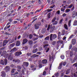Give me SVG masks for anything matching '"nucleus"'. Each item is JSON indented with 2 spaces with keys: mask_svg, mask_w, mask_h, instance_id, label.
<instances>
[{
  "mask_svg": "<svg viewBox=\"0 0 77 77\" xmlns=\"http://www.w3.org/2000/svg\"><path fill=\"white\" fill-rule=\"evenodd\" d=\"M7 63L8 60L6 59H5L4 60V62L3 60H1L0 62V64H1V65H5H5H7Z\"/></svg>",
  "mask_w": 77,
  "mask_h": 77,
  "instance_id": "f03ea898",
  "label": "nucleus"
},
{
  "mask_svg": "<svg viewBox=\"0 0 77 77\" xmlns=\"http://www.w3.org/2000/svg\"><path fill=\"white\" fill-rule=\"evenodd\" d=\"M50 25H48V27L47 28V30L48 31V30H50Z\"/></svg>",
  "mask_w": 77,
  "mask_h": 77,
  "instance_id": "58836bf2",
  "label": "nucleus"
},
{
  "mask_svg": "<svg viewBox=\"0 0 77 77\" xmlns=\"http://www.w3.org/2000/svg\"><path fill=\"white\" fill-rule=\"evenodd\" d=\"M37 51H38V48H36L35 49L33 50L32 53H36Z\"/></svg>",
  "mask_w": 77,
  "mask_h": 77,
  "instance_id": "bb28decb",
  "label": "nucleus"
},
{
  "mask_svg": "<svg viewBox=\"0 0 77 77\" xmlns=\"http://www.w3.org/2000/svg\"><path fill=\"white\" fill-rule=\"evenodd\" d=\"M60 57L62 59H64V58H65V56L63 55H61Z\"/></svg>",
  "mask_w": 77,
  "mask_h": 77,
  "instance_id": "e433bc0d",
  "label": "nucleus"
},
{
  "mask_svg": "<svg viewBox=\"0 0 77 77\" xmlns=\"http://www.w3.org/2000/svg\"><path fill=\"white\" fill-rule=\"evenodd\" d=\"M33 37V36H32V34H30L29 35V39H32Z\"/></svg>",
  "mask_w": 77,
  "mask_h": 77,
  "instance_id": "a18cd8bd",
  "label": "nucleus"
},
{
  "mask_svg": "<svg viewBox=\"0 0 77 77\" xmlns=\"http://www.w3.org/2000/svg\"><path fill=\"white\" fill-rule=\"evenodd\" d=\"M59 72H57L54 74V75L56 77H59Z\"/></svg>",
  "mask_w": 77,
  "mask_h": 77,
  "instance_id": "7c9ffc66",
  "label": "nucleus"
},
{
  "mask_svg": "<svg viewBox=\"0 0 77 77\" xmlns=\"http://www.w3.org/2000/svg\"><path fill=\"white\" fill-rule=\"evenodd\" d=\"M69 70H67L66 71V74H69Z\"/></svg>",
  "mask_w": 77,
  "mask_h": 77,
  "instance_id": "13d9d810",
  "label": "nucleus"
},
{
  "mask_svg": "<svg viewBox=\"0 0 77 77\" xmlns=\"http://www.w3.org/2000/svg\"><path fill=\"white\" fill-rule=\"evenodd\" d=\"M41 22H39L37 23V26H40V25H41Z\"/></svg>",
  "mask_w": 77,
  "mask_h": 77,
  "instance_id": "e2e57ef3",
  "label": "nucleus"
},
{
  "mask_svg": "<svg viewBox=\"0 0 77 77\" xmlns=\"http://www.w3.org/2000/svg\"><path fill=\"white\" fill-rule=\"evenodd\" d=\"M57 21H56L54 22V23H52V25L53 26H54V25H56L57 24Z\"/></svg>",
  "mask_w": 77,
  "mask_h": 77,
  "instance_id": "a878e982",
  "label": "nucleus"
},
{
  "mask_svg": "<svg viewBox=\"0 0 77 77\" xmlns=\"http://www.w3.org/2000/svg\"><path fill=\"white\" fill-rule=\"evenodd\" d=\"M77 21L75 20L74 22V23H73L74 26H77Z\"/></svg>",
  "mask_w": 77,
  "mask_h": 77,
  "instance_id": "473e14b6",
  "label": "nucleus"
},
{
  "mask_svg": "<svg viewBox=\"0 0 77 77\" xmlns=\"http://www.w3.org/2000/svg\"><path fill=\"white\" fill-rule=\"evenodd\" d=\"M63 21V19H62L60 21V23H59L60 24H61L62 23V21Z\"/></svg>",
  "mask_w": 77,
  "mask_h": 77,
  "instance_id": "0e129e2a",
  "label": "nucleus"
},
{
  "mask_svg": "<svg viewBox=\"0 0 77 77\" xmlns=\"http://www.w3.org/2000/svg\"><path fill=\"white\" fill-rule=\"evenodd\" d=\"M9 41L8 40H4L3 42V46H5L6 45V44H8Z\"/></svg>",
  "mask_w": 77,
  "mask_h": 77,
  "instance_id": "423d86ee",
  "label": "nucleus"
},
{
  "mask_svg": "<svg viewBox=\"0 0 77 77\" xmlns=\"http://www.w3.org/2000/svg\"><path fill=\"white\" fill-rule=\"evenodd\" d=\"M38 38H39V37H36V38H34L33 39V41H36V40H37V39H38Z\"/></svg>",
  "mask_w": 77,
  "mask_h": 77,
  "instance_id": "5fc2aeb1",
  "label": "nucleus"
},
{
  "mask_svg": "<svg viewBox=\"0 0 77 77\" xmlns=\"http://www.w3.org/2000/svg\"><path fill=\"white\" fill-rule=\"evenodd\" d=\"M51 11H52V9H49L48 10H46L45 11L46 12H47L48 13H47V14H48V12H51Z\"/></svg>",
  "mask_w": 77,
  "mask_h": 77,
  "instance_id": "cd10ccee",
  "label": "nucleus"
},
{
  "mask_svg": "<svg viewBox=\"0 0 77 77\" xmlns=\"http://www.w3.org/2000/svg\"><path fill=\"white\" fill-rule=\"evenodd\" d=\"M58 43H60V44H62V43H63V41L60 40L59 41H57Z\"/></svg>",
  "mask_w": 77,
  "mask_h": 77,
  "instance_id": "a19ab883",
  "label": "nucleus"
},
{
  "mask_svg": "<svg viewBox=\"0 0 77 77\" xmlns=\"http://www.w3.org/2000/svg\"><path fill=\"white\" fill-rule=\"evenodd\" d=\"M16 45V46H19L20 45V42L19 41H17Z\"/></svg>",
  "mask_w": 77,
  "mask_h": 77,
  "instance_id": "a211bd4d",
  "label": "nucleus"
},
{
  "mask_svg": "<svg viewBox=\"0 0 77 77\" xmlns=\"http://www.w3.org/2000/svg\"><path fill=\"white\" fill-rule=\"evenodd\" d=\"M74 35H72L70 36V37L69 38V39H71V38H72L74 37Z\"/></svg>",
  "mask_w": 77,
  "mask_h": 77,
  "instance_id": "603ef678",
  "label": "nucleus"
},
{
  "mask_svg": "<svg viewBox=\"0 0 77 77\" xmlns=\"http://www.w3.org/2000/svg\"><path fill=\"white\" fill-rule=\"evenodd\" d=\"M29 43L30 45H32L33 44V41L32 40H30L29 41Z\"/></svg>",
  "mask_w": 77,
  "mask_h": 77,
  "instance_id": "5701e85b",
  "label": "nucleus"
},
{
  "mask_svg": "<svg viewBox=\"0 0 77 77\" xmlns=\"http://www.w3.org/2000/svg\"><path fill=\"white\" fill-rule=\"evenodd\" d=\"M65 31L64 29H63L62 30L61 35H63V36H64V35H65Z\"/></svg>",
  "mask_w": 77,
  "mask_h": 77,
  "instance_id": "412c9836",
  "label": "nucleus"
},
{
  "mask_svg": "<svg viewBox=\"0 0 77 77\" xmlns=\"http://www.w3.org/2000/svg\"><path fill=\"white\" fill-rule=\"evenodd\" d=\"M44 44H48V42L47 41H44Z\"/></svg>",
  "mask_w": 77,
  "mask_h": 77,
  "instance_id": "09e8293b",
  "label": "nucleus"
},
{
  "mask_svg": "<svg viewBox=\"0 0 77 77\" xmlns=\"http://www.w3.org/2000/svg\"><path fill=\"white\" fill-rule=\"evenodd\" d=\"M26 54L27 56H30L31 55V53H28L27 54Z\"/></svg>",
  "mask_w": 77,
  "mask_h": 77,
  "instance_id": "bf43d9fd",
  "label": "nucleus"
},
{
  "mask_svg": "<svg viewBox=\"0 0 77 77\" xmlns=\"http://www.w3.org/2000/svg\"><path fill=\"white\" fill-rule=\"evenodd\" d=\"M11 66L12 68H17V66L14 65V64H11Z\"/></svg>",
  "mask_w": 77,
  "mask_h": 77,
  "instance_id": "aec40b11",
  "label": "nucleus"
},
{
  "mask_svg": "<svg viewBox=\"0 0 77 77\" xmlns=\"http://www.w3.org/2000/svg\"><path fill=\"white\" fill-rule=\"evenodd\" d=\"M13 62H17V63H20V60H17L16 59H14L13 60Z\"/></svg>",
  "mask_w": 77,
  "mask_h": 77,
  "instance_id": "4468645a",
  "label": "nucleus"
},
{
  "mask_svg": "<svg viewBox=\"0 0 77 77\" xmlns=\"http://www.w3.org/2000/svg\"><path fill=\"white\" fill-rule=\"evenodd\" d=\"M3 46V43L2 42H0V47H2Z\"/></svg>",
  "mask_w": 77,
  "mask_h": 77,
  "instance_id": "052dcab7",
  "label": "nucleus"
},
{
  "mask_svg": "<svg viewBox=\"0 0 77 77\" xmlns=\"http://www.w3.org/2000/svg\"><path fill=\"white\" fill-rule=\"evenodd\" d=\"M28 41L27 40V39L25 38L23 40V45H24V44H25L26 43H27Z\"/></svg>",
  "mask_w": 77,
  "mask_h": 77,
  "instance_id": "f8f14e48",
  "label": "nucleus"
},
{
  "mask_svg": "<svg viewBox=\"0 0 77 77\" xmlns=\"http://www.w3.org/2000/svg\"><path fill=\"white\" fill-rule=\"evenodd\" d=\"M33 35H34V36H36V37H37V38H39V36L35 33L33 34Z\"/></svg>",
  "mask_w": 77,
  "mask_h": 77,
  "instance_id": "8fccbe9b",
  "label": "nucleus"
},
{
  "mask_svg": "<svg viewBox=\"0 0 77 77\" xmlns=\"http://www.w3.org/2000/svg\"><path fill=\"white\" fill-rule=\"evenodd\" d=\"M29 61V62H31L32 60V58H29L28 59Z\"/></svg>",
  "mask_w": 77,
  "mask_h": 77,
  "instance_id": "338daca9",
  "label": "nucleus"
},
{
  "mask_svg": "<svg viewBox=\"0 0 77 77\" xmlns=\"http://www.w3.org/2000/svg\"><path fill=\"white\" fill-rule=\"evenodd\" d=\"M71 21L69 20V23L68 24V26L69 27H70V26H71Z\"/></svg>",
  "mask_w": 77,
  "mask_h": 77,
  "instance_id": "f704fd0d",
  "label": "nucleus"
},
{
  "mask_svg": "<svg viewBox=\"0 0 77 77\" xmlns=\"http://www.w3.org/2000/svg\"><path fill=\"white\" fill-rule=\"evenodd\" d=\"M75 43H76V40L75 39L73 38L72 40V45H74L75 44Z\"/></svg>",
  "mask_w": 77,
  "mask_h": 77,
  "instance_id": "1a4fd4ad",
  "label": "nucleus"
},
{
  "mask_svg": "<svg viewBox=\"0 0 77 77\" xmlns=\"http://www.w3.org/2000/svg\"><path fill=\"white\" fill-rule=\"evenodd\" d=\"M61 33L60 32H58V36H61Z\"/></svg>",
  "mask_w": 77,
  "mask_h": 77,
  "instance_id": "864d4df0",
  "label": "nucleus"
},
{
  "mask_svg": "<svg viewBox=\"0 0 77 77\" xmlns=\"http://www.w3.org/2000/svg\"><path fill=\"white\" fill-rule=\"evenodd\" d=\"M64 27L65 29H66V30H68V26H67V25L66 24H64Z\"/></svg>",
  "mask_w": 77,
  "mask_h": 77,
  "instance_id": "2f4dec72",
  "label": "nucleus"
},
{
  "mask_svg": "<svg viewBox=\"0 0 77 77\" xmlns=\"http://www.w3.org/2000/svg\"><path fill=\"white\" fill-rule=\"evenodd\" d=\"M49 39H50V37L48 36L45 38V40H49Z\"/></svg>",
  "mask_w": 77,
  "mask_h": 77,
  "instance_id": "72a5a7b5",
  "label": "nucleus"
},
{
  "mask_svg": "<svg viewBox=\"0 0 77 77\" xmlns=\"http://www.w3.org/2000/svg\"><path fill=\"white\" fill-rule=\"evenodd\" d=\"M46 31V29L45 28H43L42 30V33H44Z\"/></svg>",
  "mask_w": 77,
  "mask_h": 77,
  "instance_id": "2eb2a0df",
  "label": "nucleus"
},
{
  "mask_svg": "<svg viewBox=\"0 0 77 77\" xmlns=\"http://www.w3.org/2000/svg\"><path fill=\"white\" fill-rule=\"evenodd\" d=\"M17 51V48H14L12 49L10 51L11 53L12 52H13V51Z\"/></svg>",
  "mask_w": 77,
  "mask_h": 77,
  "instance_id": "f3484780",
  "label": "nucleus"
},
{
  "mask_svg": "<svg viewBox=\"0 0 77 77\" xmlns=\"http://www.w3.org/2000/svg\"><path fill=\"white\" fill-rule=\"evenodd\" d=\"M55 5H52L50 7V8L51 9H53V8H54V7H55Z\"/></svg>",
  "mask_w": 77,
  "mask_h": 77,
  "instance_id": "79ce46f5",
  "label": "nucleus"
},
{
  "mask_svg": "<svg viewBox=\"0 0 77 77\" xmlns=\"http://www.w3.org/2000/svg\"><path fill=\"white\" fill-rule=\"evenodd\" d=\"M49 61H51V59H52V60H53L54 59V58L53 57V56H52V57H51V56H49Z\"/></svg>",
  "mask_w": 77,
  "mask_h": 77,
  "instance_id": "4be33fe9",
  "label": "nucleus"
},
{
  "mask_svg": "<svg viewBox=\"0 0 77 77\" xmlns=\"http://www.w3.org/2000/svg\"><path fill=\"white\" fill-rule=\"evenodd\" d=\"M22 72L23 74H24V69H22Z\"/></svg>",
  "mask_w": 77,
  "mask_h": 77,
  "instance_id": "774afa93",
  "label": "nucleus"
},
{
  "mask_svg": "<svg viewBox=\"0 0 77 77\" xmlns=\"http://www.w3.org/2000/svg\"><path fill=\"white\" fill-rule=\"evenodd\" d=\"M23 65L27 67L29 66V63L27 62H24L23 63Z\"/></svg>",
  "mask_w": 77,
  "mask_h": 77,
  "instance_id": "ddd939ff",
  "label": "nucleus"
},
{
  "mask_svg": "<svg viewBox=\"0 0 77 77\" xmlns=\"http://www.w3.org/2000/svg\"><path fill=\"white\" fill-rule=\"evenodd\" d=\"M62 63H60V64L59 66L58 67V69H60L62 68Z\"/></svg>",
  "mask_w": 77,
  "mask_h": 77,
  "instance_id": "393cba45",
  "label": "nucleus"
},
{
  "mask_svg": "<svg viewBox=\"0 0 77 77\" xmlns=\"http://www.w3.org/2000/svg\"><path fill=\"white\" fill-rule=\"evenodd\" d=\"M57 14L58 15H59L60 14V11L58 10L57 11Z\"/></svg>",
  "mask_w": 77,
  "mask_h": 77,
  "instance_id": "6e6d98bb",
  "label": "nucleus"
},
{
  "mask_svg": "<svg viewBox=\"0 0 77 77\" xmlns=\"http://www.w3.org/2000/svg\"><path fill=\"white\" fill-rule=\"evenodd\" d=\"M47 46H48V44H45L44 45L43 47L44 48H45V47H47Z\"/></svg>",
  "mask_w": 77,
  "mask_h": 77,
  "instance_id": "4d7b16f0",
  "label": "nucleus"
},
{
  "mask_svg": "<svg viewBox=\"0 0 77 77\" xmlns=\"http://www.w3.org/2000/svg\"><path fill=\"white\" fill-rule=\"evenodd\" d=\"M15 56H20L21 54H22V53L21 51L17 52L14 54Z\"/></svg>",
  "mask_w": 77,
  "mask_h": 77,
  "instance_id": "20e7f679",
  "label": "nucleus"
},
{
  "mask_svg": "<svg viewBox=\"0 0 77 77\" xmlns=\"http://www.w3.org/2000/svg\"><path fill=\"white\" fill-rule=\"evenodd\" d=\"M14 42V39L13 38L11 41L9 42L10 44H11V43H12Z\"/></svg>",
  "mask_w": 77,
  "mask_h": 77,
  "instance_id": "4c0bfd02",
  "label": "nucleus"
},
{
  "mask_svg": "<svg viewBox=\"0 0 77 77\" xmlns=\"http://www.w3.org/2000/svg\"><path fill=\"white\" fill-rule=\"evenodd\" d=\"M35 29H38L39 28V27L38 26V25L36 24H35Z\"/></svg>",
  "mask_w": 77,
  "mask_h": 77,
  "instance_id": "6ab92c4d",
  "label": "nucleus"
},
{
  "mask_svg": "<svg viewBox=\"0 0 77 77\" xmlns=\"http://www.w3.org/2000/svg\"><path fill=\"white\" fill-rule=\"evenodd\" d=\"M5 69L7 72H8V71H10V67L8 66H6L5 68Z\"/></svg>",
  "mask_w": 77,
  "mask_h": 77,
  "instance_id": "9b49d317",
  "label": "nucleus"
},
{
  "mask_svg": "<svg viewBox=\"0 0 77 77\" xmlns=\"http://www.w3.org/2000/svg\"><path fill=\"white\" fill-rule=\"evenodd\" d=\"M55 28H56L55 26H54L52 27V25H51V26L50 28V29H51L50 30V32H53V31L54 30Z\"/></svg>",
  "mask_w": 77,
  "mask_h": 77,
  "instance_id": "7ed1b4c3",
  "label": "nucleus"
},
{
  "mask_svg": "<svg viewBox=\"0 0 77 77\" xmlns=\"http://www.w3.org/2000/svg\"><path fill=\"white\" fill-rule=\"evenodd\" d=\"M69 11H70V9H67L65 11V13H68Z\"/></svg>",
  "mask_w": 77,
  "mask_h": 77,
  "instance_id": "c85d7f7f",
  "label": "nucleus"
},
{
  "mask_svg": "<svg viewBox=\"0 0 77 77\" xmlns=\"http://www.w3.org/2000/svg\"><path fill=\"white\" fill-rule=\"evenodd\" d=\"M15 69H13L11 70V72L12 73H14V72H15Z\"/></svg>",
  "mask_w": 77,
  "mask_h": 77,
  "instance_id": "49530a36",
  "label": "nucleus"
},
{
  "mask_svg": "<svg viewBox=\"0 0 77 77\" xmlns=\"http://www.w3.org/2000/svg\"><path fill=\"white\" fill-rule=\"evenodd\" d=\"M73 6V4H71L69 6V7H68V8H72Z\"/></svg>",
  "mask_w": 77,
  "mask_h": 77,
  "instance_id": "37998d69",
  "label": "nucleus"
},
{
  "mask_svg": "<svg viewBox=\"0 0 77 77\" xmlns=\"http://www.w3.org/2000/svg\"><path fill=\"white\" fill-rule=\"evenodd\" d=\"M66 64V63L65 62H64L63 63V66H65Z\"/></svg>",
  "mask_w": 77,
  "mask_h": 77,
  "instance_id": "680f3d73",
  "label": "nucleus"
},
{
  "mask_svg": "<svg viewBox=\"0 0 77 77\" xmlns=\"http://www.w3.org/2000/svg\"><path fill=\"white\" fill-rule=\"evenodd\" d=\"M17 68L19 69H21V66H17Z\"/></svg>",
  "mask_w": 77,
  "mask_h": 77,
  "instance_id": "ea45409f",
  "label": "nucleus"
},
{
  "mask_svg": "<svg viewBox=\"0 0 77 77\" xmlns=\"http://www.w3.org/2000/svg\"><path fill=\"white\" fill-rule=\"evenodd\" d=\"M66 54H68V53H70V57H72V56L73 55V53L72 51H68L66 52Z\"/></svg>",
  "mask_w": 77,
  "mask_h": 77,
  "instance_id": "9d476101",
  "label": "nucleus"
},
{
  "mask_svg": "<svg viewBox=\"0 0 77 77\" xmlns=\"http://www.w3.org/2000/svg\"><path fill=\"white\" fill-rule=\"evenodd\" d=\"M15 43H13L11 44L10 45V48H13V47L15 46Z\"/></svg>",
  "mask_w": 77,
  "mask_h": 77,
  "instance_id": "dca6fc26",
  "label": "nucleus"
},
{
  "mask_svg": "<svg viewBox=\"0 0 77 77\" xmlns=\"http://www.w3.org/2000/svg\"><path fill=\"white\" fill-rule=\"evenodd\" d=\"M2 74L1 75L2 77H5L6 76V73H5V72L3 71L1 72Z\"/></svg>",
  "mask_w": 77,
  "mask_h": 77,
  "instance_id": "0eeeda50",
  "label": "nucleus"
},
{
  "mask_svg": "<svg viewBox=\"0 0 77 77\" xmlns=\"http://www.w3.org/2000/svg\"><path fill=\"white\" fill-rule=\"evenodd\" d=\"M77 15V12L75 11H73V14L72 15V18H75V16Z\"/></svg>",
  "mask_w": 77,
  "mask_h": 77,
  "instance_id": "39448f33",
  "label": "nucleus"
},
{
  "mask_svg": "<svg viewBox=\"0 0 77 77\" xmlns=\"http://www.w3.org/2000/svg\"><path fill=\"white\" fill-rule=\"evenodd\" d=\"M56 44V42L54 41L52 42V45H55Z\"/></svg>",
  "mask_w": 77,
  "mask_h": 77,
  "instance_id": "c9c22d12",
  "label": "nucleus"
},
{
  "mask_svg": "<svg viewBox=\"0 0 77 77\" xmlns=\"http://www.w3.org/2000/svg\"><path fill=\"white\" fill-rule=\"evenodd\" d=\"M65 9H63L62 8H61V11H62V12H63V11H65Z\"/></svg>",
  "mask_w": 77,
  "mask_h": 77,
  "instance_id": "69168bd1",
  "label": "nucleus"
},
{
  "mask_svg": "<svg viewBox=\"0 0 77 77\" xmlns=\"http://www.w3.org/2000/svg\"><path fill=\"white\" fill-rule=\"evenodd\" d=\"M6 54V51H4L2 52V56H5Z\"/></svg>",
  "mask_w": 77,
  "mask_h": 77,
  "instance_id": "c756f323",
  "label": "nucleus"
},
{
  "mask_svg": "<svg viewBox=\"0 0 77 77\" xmlns=\"http://www.w3.org/2000/svg\"><path fill=\"white\" fill-rule=\"evenodd\" d=\"M12 58H13L12 57L10 56V57H8V59L10 60H12Z\"/></svg>",
  "mask_w": 77,
  "mask_h": 77,
  "instance_id": "3c124183",
  "label": "nucleus"
},
{
  "mask_svg": "<svg viewBox=\"0 0 77 77\" xmlns=\"http://www.w3.org/2000/svg\"><path fill=\"white\" fill-rule=\"evenodd\" d=\"M55 20H56V18H54L52 20V23H54V21H55Z\"/></svg>",
  "mask_w": 77,
  "mask_h": 77,
  "instance_id": "de8ad7c7",
  "label": "nucleus"
},
{
  "mask_svg": "<svg viewBox=\"0 0 77 77\" xmlns=\"http://www.w3.org/2000/svg\"><path fill=\"white\" fill-rule=\"evenodd\" d=\"M38 56H39V55H37L36 54H35L34 55H33V57L35 58V57H38Z\"/></svg>",
  "mask_w": 77,
  "mask_h": 77,
  "instance_id": "c03bdc74",
  "label": "nucleus"
},
{
  "mask_svg": "<svg viewBox=\"0 0 77 77\" xmlns=\"http://www.w3.org/2000/svg\"><path fill=\"white\" fill-rule=\"evenodd\" d=\"M38 67L39 68H42V64L41 62H39L38 63Z\"/></svg>",
  "mask_w": 77,
  "mask_h": 77,
  "instance_id": "b1692460",
  "label": "nucleus"
},
{
  "mask_svg": "<svg viewBox=\"0 0 77 77\" xmlns=\"http://www.w3.org/2000/svg\"><path fill=\"white\" fill-rule=\"evenodd\" d=\"M42 64H46L47 63V60L46 59L43 60L42 61Z\"/></svg>",
  "mask_w": 77,
  "mask_h": 77,
  "instance_id": "6e6552de",
  "label": "nucleus"
},
{
  "mask_svg": "<svg viewBox=\"0 0 77 77\" xmlns=\"http://www.w3.org/2000/svg\"><path fill=\"white\" fill-rule=\"evenodd\" d=\"M57 38V35H56L51 34L50 35V41H53V39H55Z\"/></svg>",
  "mask_w": 77,
  "mask_h": 77,
  "instance_id": "f257e3e1",
  "label": "nucleus"
}]
</instances>
